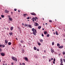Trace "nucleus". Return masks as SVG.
I'll return each instance as SVG.
<instances>
[{"mask_svg": "<svg viewBox=\"0 0 65 65\" xmlns=\"http://www.w3.org/2000/svg\"><path fill=\"white\" fill-rule=\"evenodd\" d=\"M32 31H33V33L34 35L35 36L36 35L37 33V31H36V29H35L34 28H33L32 29Z\"/></svg>", "mask_w": 65, "mask_h": 65, "instance_id": "nucleus-1", "label": "nucleus"}, {"mask_svg": "<svg viewBox=\"0 0 65 65\" xmlns=\"http://www.w3.org/2000/svg\"><path fill=\"white\" fill-rule=\"evenodd\" d=\"M12 59L13 60H14L15 61H16V62H17V58H15V57H12Z\"/></svg>", "mask_w": 65, "mask_h": 65, "instance_id": "nucleus-2", "label": "nucleus"}, {"mask_svg": "<svg viewBox=\"0 0 65 65\" xmlns=\"http://www.w3.org/2000/svg\"><path fill=\"white\" fill-rule=\"evenodd\" d=\"M9 35L10 36H12L13 35V33L12 31H11L9 33Z\"/></svg>", "mask_w": 65, "mask_h": 65, "instance_id": "nucleus-3", "label": "nucleus"}, {"mask_svg": "<svg viewBox=\"0 0 65 65\" xmlns=\"http://www.w3.org/2000/svg\"><path fill=\"white\" fill-rule=\"evenodd\" d=\"M21 51L22 52V54H24V49L23 48H22L21 49Z\"/></svg>", "mask_w": 65, "mask_h": 65, "instance_id": "nucleus-4", "label": "nucleus"}, {"mask_svg": "<svg viewBox=\"0 0 65 65\" xmlns=\"http://www.w3.org/2000/svg\"><path fill=\"white\" fill-rule=\"evenodd\" d=\"M30 14H32V15H36V14L34 12L31 13Z\"/></svg>", "mask_w": 65, "mask_h": 65, "instance_id": "nucleus-5", "label": "nucleus"}, {"mask_svg": "<svg viewBox=\"0 0 65 65\" xmlns=\"http://www.w3.org/2000/svg\"><path fill=\"white\" fill-rule=\"evenodd\" d=\"M1 56H4V55H5V54H4V53H1Z\"/></svg>", "mask_w": 65, "mask_h": 65, "instance_id": "nucleus-6", "label": "nucleus"}, {"mask_svg": "<svg viewBox=\"0 0 65 65\" xmlns=\"http://www.w3.org/2000/svg\"><path fill=\"white\" fill-rule=\"evenodd\" d=\"M5 12L6 13H8L9 12V11L7 10V9L5 10Z\"/></svg>", "mask_w": 65, "mask_h": 65, "instance_id": "nucleus-7", "label": "nucleus"}, {"mask_svg": "<svg viewBox=\"0 0 65 65\" xmlns=\"http://www.w3.org/2000/svg\"><path fill=\"white\" fill-rule=\"evenodd\" d=\"M35 26H39V25H38V23H36L35 24Z\"/></svg>", "mask_w": 65, "mask_h": 65, "instance_id": "nucleus-8", "label": "nucleus"}, {"mask_svg": "<svg viewBox=\"0 0 65 65\" xmlns=\"http://www.w3.org/2000/svg\"><path fill=\"white\" fill-rule=\"evenodd\" d=\"M5 43H6V44H7V43H8V41H7V40H5Z\"/></svg>", "mask_w": 65, "mask_h": 65, "instance_id": "nucleus-9", "label": "nucleus"}, {"mask_svg": "<svg viewBox=\"0 0 65 65\" xmlns=\"http://www.w3.org/2000/svg\"><path fill=\"white\" fill-rule=\"evenodd\" d=\"M61 63H63V59L61 58L60 59Z\"/></svg>", "mask_w": 65, "mask_h": 65, "instance_id": "nucleus-10", "label": "nucleus"}, {"mask_svg": "<svg viewBox=\"0 0 65 65\" xmlns=\"http://www.w3.org/2000/svg\"><path fill=\"white\" fill-rule=\"evenodd\" d=\"M59 48H62L63 47V46H60L58 47Z\"/></svg>", "mask_w": 65, "mask_h": 65, "instance_id": "nucleus-11", "label": "nucleus"}, {"mask_svg": "<svg viewBox=\"0 0 65 65\" xmlns=\"http://www.w3.org/2000/svg\"><path fill=\"white\" fill-rule=\"evenodd\" d=\"M31 20H35V21H36V19H35V17L34 18H33L32 19H31Z\"/></svg>", "mask_w": 65, "mask_h": 65, "instance_id": "nucleus-12", "label": "nucleus"}, {"mask_svg": "<svg viewBox=\"0 0 65 65\" xmlns=\"http://www.w3.org/2000/svg\"><path fill=\"white\" fill-rule=\"evenodd\" d=\"M28 27H29V28H32V26H31V25L29 24L28 25Z\"/></svg>", "mask_w": 65, "mask_h": 65, "instance_id": "nucleus-13", "label": "nucleus"}, {"mask_svg": "<svg viewBox=\"0 0 65 65\" xmlns=\"http://www.w3.org/2000/svg\"><path fill=\"white\" fill-rule=\"evenodd\" d=\"M24 59H25V61H28V58H27V57H26L24 58Z\"/></svg>", "mask_w": 65, "mask_h": 65, "instance_id": "nucleus-14", "label": "nucleus"}, {"mask_svg": "<svg viewBox=\"0 0 65 65\" xmlns=\"http://www.w3.org/2000/svg\"><path fill=\"white\" fill-rule=\"evenodd\" d=\"M5 47V45L4 44L2 45L1 47Z\"/></svg>", "mask_w": 65, "mask_h": 65, "instance_id": "nucleus-15", "label": "nucleus"}, {"mask_svg": "<svg viewBox=\"0 0 65 65\" xmlns=\"http://www.w3.org/2000/svg\"><path fill=\"white\" fill-rule=\"evenodd\" d=\"M8 45H10L11 44V42H9L8 43Z\"/></svg>", "mask_w": 65, "mask_h": 65, "instance_id": "nucleus-16", "label": "nucleus"}, {"mask_svg": "<svg viewBox=\"0 0 65 65\" xmlns=\"http://www.w3.org/2000/svg\"><path fill=\"white\" fill-rule=\"evenodd\" d=\"M51 52H52V53H54V50H53V49H51Z\"/></svg>", "mask_w": 65, "mask_h": 65, "instance_id": "nucleus-17", "label": "nucleus"}, {"mask_svg": "<svg viewBox=\"0 0 65 65\" xmlns=\"http://www.w3.org/2000/svg\"><path fill=\"white\" fill-rule=\"evenodd\" d=\"M13 27H11L10 29L11 31H12V30H13Z\"/></svg>", "mask_w": 65, "mask_h": 65, "instance_id": "nucleus-18", "label": "nucleus"}, {"mask_svg": "<svg viewBox=\"0 0 65 65\" xmlns=\"http://www.w3.org/2000/svg\"><path fill=\"white\" fill-rule=\"evenodd\" d=\"M28 26V24H25L24 25V26H25V27H27Z\"/></svg>", "mask_w": 65, "mask_h": 65, "instance_id": "nucleus-19", "label": "nucleus"}, {"mask_svg": "<svg viewBox=\"0 0 65 65\" xmlns=\"http://www.w3.org/2000/svg\"><path fill=\"white\" fill-rule=\"evenodd\" d=\"M55 33L57 35H59V34H58V32L57 31H56V32H55Z\"/></svg>", "mask_w": 65, "mask_h": 65, "instance_id": "nucleus-20", "label": "nucleus"}, {"mask_svg": "<svg viewBox=\"0 0 65 65\" xmlns=\"http://www.w3.org/2000/svg\"><path fill=\"white\" fill-rule=\"evenodd\" d=\"M34 49L35 50H37V48L36 47H34Z\"/></svg>", "mask_w": 65, "mask_h": 65, "instance_id": "nucleus-21", "label": "nucleus"}, {"mask_svg": "<svg viewBox=\"0 0 65 65\" xmlns=\"http://www.w3.org/2000/svg\"><path fill=\"white\" fill-rule=\"evenodd\" d=\"M9 18L10 21H12V18H11L10 17H9Z\"/></svg>", "mask_w": 65, "mask_h": 65, "instance_id": "nucleus-22", "label": "nucleus"}, {"mask_svg": "<svg viewBox=\"0 0 65 65\" xmlns=\"http://www.w3.org/2000/svg\"><path fill=\"white\" fill-rule=\"evenodd\" d=\"M20 42H21L22 43L23 42H24V41L23 40H22Z\"/></svg>", "mask_w": 65, "mask_h": 65, "instance_id": "nucleus-23", "label": "nucleus"}, {"mask_svg": "<svg viewBox=\"0 0 65 65\" xmlns=\"http://www.w3.org/2000/svg\"><path fill=\"white\" fill-rule=\"evenodd\" d=\"M41 27V26H39L38 27V28L39 29H40Z\"/></svg>", "mask_w": 65, "mask_h": 65, "instance_id": "nucleus-24", "label": "nucleus"}, {"mask_svg": "<svg viewBox=\"0 0 65 65\" xmlns=\"http://www.w3.org/2000/svg\"><path fill=\"white\" fill-rule=\"evenodd\" d=\"M47 34V31H44V34Z\"/></svg>", "mask_w": 65, "mask_h": 65, "instance_id": "nucleus-25", "label": "nucleus"}, {"mask_svg": "<svg viewBox=\"0 0 65 65\" xmlns=\"http://www.w3.org/2000/svg\"><path fill=\"white\" fill-rule=\"evenodd\" d=\"M57 46H60V44H59V43H58L57 44Z\"/></svg>", "mask_w": 65, "mask_h": 65, "instance_id": "nucleus-26", "label": "nucleus"}, {"mask_svg": "<svg viewBox=\"0 0 65 65\" xmlns=\"http://www.w3.org/2000/svg\"><path fill=\"white\" fill-rule=\"evenodd\" d=\"M46 36H47V37H48L50 36V34H48Z\"/></svg>", "mask_w": 65, "mask_h": 65, "instance_id": "nucleus-27", "label": "nucleus"}, {"mask_svg": "<svg viewBox=\"0 0 65 65\" xmlns=\"http://www.w3.org/2000/svg\"><path fill=\"white\" fill-rule=\"evenodd\" d=\"M1 17H2V18H4V16L3 15H1Z\"/></svg>", "mask_w": 65, "mask_h": 65, "instance_id": "nucleus-28", "label": "nucleus"}, {"mask_svg": "<svg viewBox=\"0 0 65 65\" xmlns=\"http://www.w3.org/2000/svg\"><path fill=\"white\" fill-rule=\"evenodd\" d=\"M38 45H41V44H40V43H38Z\"/></svg>", "mask_w": 65, "mask_h": 65, "instance_id": "nucleus-29", "label": "nucleus"}, {"mask_svg": "<svg viewBox=\"0 0 65 65\" xmlns=\"http://www.w3.org/2000/svg\"><path fill=\"white\" fill-rule=\"evenodd\" d=\"M40 41L41 42H42V41H43V40L41 39L40 40Z\"/></svg>", "mask_w": 65, "mask_h": 65, "instance_id": "nucleus-30", "label": "nucleus"}, {"mask_svg": "<svg viewBox=\"0 0 65 65\" xmlns=\"http://www.w3.org/2000/svg\"><path fill=\"white\" fill-rule=\"evenodd\" d=\"M27 15V14H24V17H25V15Z\"/></svg>", "mask_w": 65, "mask_h": 65, "instance_id": "nucleus-31", "label": "nucleus"}, {"mask_svg": "<svg viewBox=\"0 0 65 65\" xmlns=\"http://www.w3.org/2000/svg\"><path fill=\"white\" fill-rule=\"evenodd\" d=\"M62 54H63V55H65V52H63V53H62Z\"/></svg>", "mask_w": 65, "mask_h": 65, "instance_id": "nucleus-32", "label": "nucleus"}, {"mask_svg": "<svg viewBox=\"0 0 65 65\" xmlns=\"http://www.w3.org/2000/svg\"><path fill=\"white\" fill-rule=\"evenodd\" d=\"M54 61V62H55V61H56V59H55L54 58V61Z\"/></svg>", "mask_w": 65, "mask_h": 65, "instance_id": "nucleus-33", "label": "nucleus"}, {"mask_svg": "<svg viewBox=\"0 0 65 65\" xmlns=\"http://www.w3.org/2000/svg\"><path fill=\"white\" fill-rule=\"evenodd\" d=\"M52 45H54V42H52Z\"/></svg>", "mask_w": 65, "mask_h": 65, "instance_id": "nucleus-34", "label": "nucleus"}, {"mask_svg": "<svg viewBox=\"0 0 65 65\" xmlns=\"http://www.w3.org/2000/svg\"><path fill=\"white\" fill-rule=\"evenodd\" d=\"M22 65H25V63H22Z\"/></svg>", "mask_w": 65, "mask_h": 65, "instance_id": "nucleus-35", "label": "nucleus"}, {"mask_svg": "<svg viewBox=\"0 0 65 65\" xmlns=\"http://www.w3.org/2000/svg\"><path fill=\"white\" fill-rule=\"evenodd\" d=\"M0 52H2V49L0 48Z\"/></svg>", "mask_w": 65, "mask_h": 65, "instance_id": "nucleus-36", "label": "nucleus"}, {"mask_svg": "<svg viewBox=\"0 0 65 65\" xmlns=\"http://www.w3.org/2000/svg\"><path fill=\"white\" fill-rule=\"evenodd\" d=\"M27 19H28V20H29V19H30V17H28L27 18Z\"/></svg>", "mask_w": 65, "mask_h": 65, "instance_id": "nucleus-37", "label": "nucleus"}, {"mask_svg": "<svg viewBox=\"0 0 65 65\" xmlns=\"http://www.w3.org/2000/svg\"><path fill=\"white\" fill-rule=\"evenodd\" d=\"M49 22H51V23H52V21L51 20H50Z\"/></svg>", "mask_w": 65, "mask_h": 65, "instance_id": "nucleus-38", "label": "nucleus"}, {"mask_svg": "<svg viewBox=\"0 0 65 65\" xmlns=\"http://www.w3.org/2000/svg\"><path fill=\"white\" fill-rule=\"evenodd\" d=\"M42 37H43V36H44V35H43V34H42Z\"/></svg>", "mask_w": 65, "mask_h": 65, "instance_id": "nucleus-39", "label": "nucleus"}, {"mask_svg": "<svg viewBox=\"0 0 65 65\" xmlns=\"http://www.w3.org/2000/svg\"><path fill=\"white\" fill-rule=\"evenodd\" d=\"M63 61L64 62V63H65V59H63Z\"/></svg>", "mask_w": 65, "mask_h": 65, "instance_id": "nucleus-40", "label": "nucleus"}, {"mask_svg": "<svg viewBox=\"0 0 65 65\" xmlns=\"http://www.w3.org/2000/svg\"><path fill=\"white\" fill-rule=\"evenodd\" d=\"M17 9H14V10L15 11H17Z\"/></svg>", "mask_w": 65, "mask_h": 65, "instance_id": "nucleus-41", "label": "nucleus"}, {"mask_svg": "<svg viewBox=\"0 0 65 65\" xmlns=\"http://www.w3.org/2000/svg\"><path fill=\"white\" fill-rule=\"evenodd\" d=\"M62 63H61L60 65H63V64Z\"/></svg>", "mask_w": 65, "mask_h": 65, "instance_id": "nucleus-42", "label": "nucleus"}, {"mask_svg": "<svg viewBox=\"0 0 65 65\" xmlns=\"http://www.w3.org/2000/svg\"><path fill=\"white\" fill-rule=\"evenodd\" d=\"M6 29H7V30H9V28H8L7 27L6 28Z\"/></svg>", "mask_w": 65, "mask_h": 65, "instance_id": "nucleus-43", "label": "nucleus"}, {"mask_svg": "<svg viewBox=\"0 0 65 65\" xmlns=\"http://www.w3.org/2000/svg\"><path fill=\"white\" fill-rule=\"evenodd\" d=\"M35 18L36 19H37V20H38V18H37V17H36V18Z\"/></svg>", "mask_w": 65, "mask_h": 65, "instance_id": "nucleus-44", "label": "nucleus"}, {"mask_svg": "<svg viewBox=\"0 0 65 65\" xmlns=\"http://www.w3.org/2000/svg\"><path fill=\"white\" fill-rule=\"evenodd\" d=\"M22 26H24V23H22Z\"/></svg>", "mask_w": 65, "mask_h": 65, "instance_id": "nucleus-45", "label": "nucleus"}, {"mask_svg": "<svg viewBox=\"0 0 65 65\" xmlns=\"http://www.w3.org/2000/svg\"><path fill=\"white\" fill-rule=\"evenodd\" d=\"M18 11L19 12H20V11H21L20 10H18Z\"/></svg>", "mask_w": 65, "mask_h": 65, "instance_id": "nucleus-46", "label": "nucleus"}, {"mask_svg": "<svg viewBox=\"0 0 65 65\" xmlns=\"http://www.w3.org/2000/svg\"><path fill=\"white\" fill-rule=\"evenodd\" d=\"M20 65H22V63H20Z\"/></svg>", "mask_w": 65, "mask_h": 65, "instance_id": "nucleus-47", "label": "nucleus"}, {"mask_svg": "<svg viewBox=\"0 0 65 65\" xmlns=\"http://www.w3.org/2000/svg\"><path fill=\"white\" fill-rule=\"evenodd\" d=\"M37 51H39V49H37Z\"/></svg>", "mask_w": 65, "mask_h": 65, "instance_id": "nucleus-48", "label": "nucleus"}, {"mask_svg": "<svg viewBox=\"0 0 65 65\" xmlns=\"http://www.w3.org/2000/svg\"><path fill=\"white\" fill-rule=\"evenodd\" d=\"M51 60H53V58H51Z\"/></svg>", "mask_w": 65, "mask_h": 65, "instance_id": "nucleus-49", "label": "nucleus"}, {"mask_svg": "<svg viewBox=\"0 0 65 65\" xmlns=\"http://www.w3.org/2000/svg\"><path fill=\"white\" fill-rule=\"evenodd\" d=\"M53 64H55V61H53Z\"/></svg>", "mask_w": 65, "mask_h": 65, "instance_id": "nucleus-50", "label": "nucleus"}, {"mask_svg": "<svg viewBox=\"0 0 65 65\" xmlns=\"http://www.w3.org/2000/svg\"><path fill=\"white\" fill-rule=\"evenodd\" d=\"M11 64H12V65H13V63H11Z\"/></svg>", "mask_w": 65, "mask_h": 65, "instance_id": "nucleus-51", "label": "nucleus"}, {"mask_svg": "<svg viewBox=\"0 0 65 65\" xmlns=\"http://www.w3.org/2000/svg\"><path fill=\"white\" fill-rule=\"evenodd\" d=\"M1 46H2V45H0V47H1Z\"/></svg>", "mask_w": 65, "mask_h": 65, "instance_id": "nucleus-52", "label": "nucleus"}, {"mask_svg": "<svg viewBox=\"0 0 65 65\" xmlns=\"http://www.w3.org/2000/svg\"><path fill=\"white\" fill-rule=\"evenodd\" d=\"M44 52L45 53V50H44Z\"/></svg>", "mask_w": 65, "mask_h": 65, "instance_id": "nucleus-53", "label": "nucleus"}, {"mask_svg": "<svg viewBox=\"0 0 65 65\" xmlns=\"http://www.w3.org/2000/svg\"><path fill=\"white\" fill-rule=\"evenodd\" d=\"M51 59H49V62H51Z\"/></svg>", "mask_w": 65, "mask_h": 65, "instance_id": "nucleus-54", "label": "nucleus"}, {"mask_svg": "<svg viewBox=\"0 0 65 65\" xmlns=\"http://www.w3.org/2000/svg\"><path fill=\"white\" fill-rule=\"evenodd\" d=\"M23 47L25 48V46H23Z\"/></svg>", "mask_w": 65, "mask_h": 65, "instance_id": "nucleus-55", "label": "nucleus"}, {"mask_svg": "<svg viewBox=\"0 0 65 65\" xmlns=\"http://www.w3.org/2000/svg\"><path fill=\"white\" fill-rule=\"evenodd\" d=\"M42 30H44V28H42Z\"/></svg>", "mask_w": 65, "mask_h": 65, "instance_id": "nucleus-56", "label": "nucleus"}, {"mask_svg": "<svg viewBox=\"0 0 65 65\" xmlns=\"http://www.w3.org/2000/svg\"><path fill=\"white\" fill-rule=\"evenodd\" d=\"M45 24V25H47V23H46Z\"/></svg>", "mask_w": 65, "mask_h": 65, "instance_id": "nucleus-57", "label": "nucleus"}, {"mask_svg": "<svg viewBox=\"0 0 65 65\" xmlns=\"http://www.w3.org/2000/svg\"><path fill=\"white\" fill-rule=\"evenodd\" d=\"M43 58H45V56H43Z\"/></svg>", "mask_w": 65, "mask_h": 65, "instance_id": "nucleus-58", "label": "nucleus"}, {"mask_svg": "<svg viewBox=\"0 0 65 65\" xmlns=\"http://www.w3.org/2000/svg\"><path fill=\"white\" fill-rule=\"evenodd\" d=\"M53 34H54V35H55V32H54Z\"/></svg>", "mask_w": 65, "mask_h": 65, "instance_id": "nucleus-59", "label": "nucleus"}, {"mask_svg": "<svg viewBox=\"0 0 65 65\" xmlns=\"http://www.w3.org/2000/svg\"><path fill=\"white\" fill-rule=\"evenodd\" d=\"M34 21H35L34 20H33L32 21V22H34Z\"/></svg>", "mask_w": 65, "mask_h": 65, "instance_id": "nucleus-60", "label": "nucleus"}, {"mask_svg": "<svg viewBox=\"0 0 65 65\" xmlns=\"http://www.w3.org/2000/svg\"><path fill=\"white\" fill-rule=\"evenodd\" d=\"M54 31V30H52V31Z\"/></svg>", "mask_w": 65, "mask_h": 65, "instance_id": "nucleus-61", "label": "nucleus"}, {"mask_svg": "<svg viewBox=\"0 0 65 65\" xmlns=\"http://www.w3.org/2000/svg\"><path fill=\"white\" fill-rule=\"evenodd\" d=\"M63 40H64V41H65V39H63Z\"/></svg>", "mask_w": 65, "mask_h": 65, "instance_id": "nucleus-62", "label": "nucleus"}, {"mask_svg": "<svg viewBox=\"0 0 65 65\" xmlns=\"http://www.w3.org/2000/svg\"><path fill=\"white\" fill-rule=\"evenodd\" d=\"M42 19H43V20H44V19H43V18Z\"/></svg>", "mask_w": 65, "mask_h": 65, "instance_id": "nucleus-63", "label": "nucleus"}, {"mask_svg": "<svg viewBox=\"0 0 65 65\" xmlns=\"http://www.w3.org/2000/svg\"><path fill=\"white\" fill-rule=\"evenodd\" d=\"M3 65H5V64H3Z\"/></svg>", "mask_w": 65, "mask_h": 65, "instance_id": "nucleus-64", "label": "nucleus"}]
</instances>
